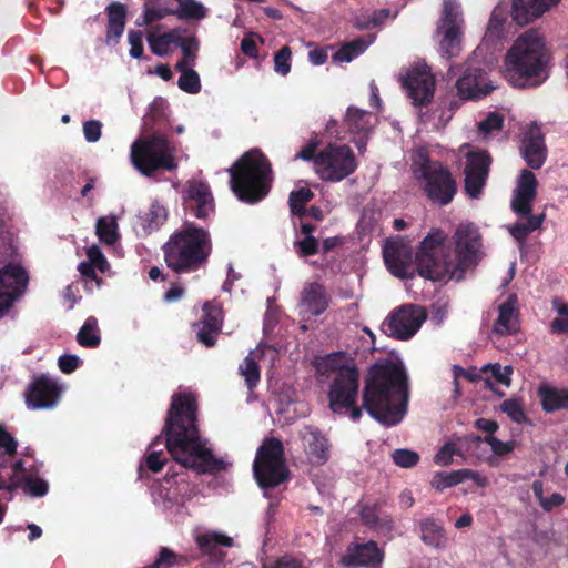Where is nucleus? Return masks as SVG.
<instances>
[{"mask_svg": "<svg viewBox=\"0 0 568 568\" xmlns=\"http://www.w3.org/2000/svg\"><path fill=\"white\" fill-rule=\"evenodd\" d=\"M385 264L389 272L400 278H410L418 273L416 260L412 261L409 246L400 240L387 241L383 248Z\"/></svg>", "mask_w": 568, "mask_h": 568, "instance_id": "dca6fc26", "label": "nucleus"}, {"mask_svg": "<svg viewBox=\"0 0 568 568\" xmlns=\"http://www.w3.org/2000/svg\"><path fill=\"white\" fill-rule=\"evenodd\" d=\"M195 413L196 405L192 395L179 394L172 397L164 427L165 446L182 466L207 473L215 468V460L197 434Z\"/></svg>", "mask_w": 568, "mask_h": 568, "instance_id": "f03ea898", "label": "nucleus"}, {"mask_svg": "<svg viewBox=\"0 0 568 568\" xmlns=\"http://www.w3.org/2000/svg\"><path fill=\"white\" fill-rule=\"evenodd\" d=\"M363 405L367 413L386 426L399 423L408 402L407 376L395 363L375 365L366 379Z\"/></svg>", "mask_w": 568, "mask_h": 568, "instance_id": "7ed1b4c3", "label": "nucleus"}, {"mask_svg": "<svg viewBox=\"0 0 568 568\" xmlns=\"http://www.w3.org/2000/svg\"><path fill=\"white\" fill-rule=\"evenodd\" d=\"M358 371L355 369L344 376L334 377L327 393L328 406L333 413L347 414L355 422L362 416V409L355 407L358 394Z\"/></svg>", "mask_w": 568, "mask_h": 568, "instance_id": "f8f14e48", "label": "nucleus"}, {"mask_svg": "<svg viewBox=\"0 0 568 568\" xmlns=\"http://www.w3.org/2000/svg\"><path fill=\"white\" fill-rule=\"evenodd\" d=\"M372 41L357 39L344 44L333 57L335 62H351L362 54Z\"/></svg>", "mask_w": 568, "mask_h": 568, "instance_id": "49530a36", "label": "nucleus"}, {"mask_svg": "<svg viewBox=\"0 0 568 568\" xmlns=\"http://www.w3.org/2000/svg\"><path fill=\"white\" fill-rule=\"evenodd\" d=\"M301 436L310 462L316 465L325 464L329 458L327 439L313 427H305Z\"/></svg>", "mask_w": 568, "mask_h": 568, "instance_id": "bb28decb", "label": "nucleus"}, {"mask_svg": "<svg viewBox=\"0 0 568 568\" xmlns=\"http://www.w3.org/2000/svg\"><path fill=\"white\" fill-rule=\"evenodd\" d=\"M61 393L62 388L55 381L43 376L29 386L26 403L30 409L52 408L58 404Z\"/></svg>", "mask_w": 568, "mask_h": 568, "instance_id": "aec40b11", "label": "nucleus"}, {"mask_svg": "<svg viewBox=\"0 0 568 568\" xmlns=\"http://www.w3.org/2000/svg\"><path fill=\"white\" fill-rule=\"evenodd\" d=\"M312 365L318 382L324 383L329 377H339L356 368L354 359L344 352H336L326 355H317L313 358Z\"/></svg>", "mask_w": 568, "mask_h": 568, "instance_id": "6ab92c4d", "label": "nucleus"}, {"mask_svg": "<svg viewBox=\"0 0 568 568\" xmlns=\"http://www.w3.org/2000/svg\"><path fill=\"white\" fill-rule=\"evenodd\" d=\"M106 42L116 43L125 27L126 9L122 3L113 2L108 8Z\"/></svg>", "mask_w": 568, "mask_h": 568, "instance_id": "72a5a7b5", "label": "nucleus"}, {"mask_svg": "<svg viewBox=\"0 0 568 568\" xmlns=\"http://www.w3.org/2000/svg\"><path fill=\"white\" fill-rule=\"evenodd\" d=\"M427 318V313L422 306L406 304L394 310L384 321L385 333L396 339L407 341L412 338Z\"/></svg>", "mask_w": 568, "mask_h": 568, "instance_id": "ddd939ff", "label": "nucleus"}, {"mask_svg": "<svg viewBox=\"0 0 568 568\" xmlns=\"http://www.w3.org/2000/svg\"><path fill=\"white\" fill-rule=\"evenodd\" d=\"M180 40V29H173L169 32L159 33L150 30L146 33V41L151 51L158 57H164L172 51Z\"/></svg>", "mask_w": 568, "mask_h": 568, "instance_id": "7c9ffc66", "label": "nucleus"}, {"mask_svg": "<svg viewBox=\"0 0 568 568\" xmlns=\"http://www.w3.org/2000/svg\"><path fill=\"white\" fill-rule=\"evenodd\" d=\"M292 51L283 47L274 55V71L280 75H287L291 71Z\"/></svg>", "mask_w": 568, "mask_h": 568, "instance_id": "4d7b16f0", "label": "nucleus"}, {"mask_svg": "<svg viewBox=\"0 0 568 568\" xmlns=\"http://www.w3.org/2000/svg\"><path fill=\"white\" fill-rule=\"evenodd\" d=\"M84 139L89 143H95L102 134V123L98 120H90L83 123Z\"/></svg>", "mask_w": 568, "mask_h": 568, "instance_id": "0e129e2a", "label": "nucleus"}, {"mask_svg": "<svg viewBox=\"0 0 568 568\" xmlns=\"http://www.w3.org/2000/svg\"><path fill=\"white\" fill-rule=\"evenodd\" d=\"M400 82L413 104L423 105L433 99L435 79L426 64L417 63L409 68L405 75L400 77Z\"/></svg>", "mask_w": 568, "mask_h": 568, "instance_id": "4468645a", "label": "nucleus"}, {"mask_svg": "<svg viewBox=\"0 0 568 568\" xmlns=\"http://www.w3.org/2000/svg\"><path fill=\"white\" fill-rule=\"evenodd\" d=\"M356 166L355 156L347 145H328L314 159L316 174L332 182L344 180L355 171Z\"/></svg>", "mask_w": 568, "mask_h": 568, "instance_id": "9b49d317", "label": "nucleus"}, {"mask_svg": "<svg viewBox=\"0 0 568 568\" xmlns=\"http://www.w3.org/2000/svg\"><path fill=\"white\" fill-rule=\"evenodd\" d=\"M462 483L463 474L460 473V469H458L453 471L436 473L430 481V485L434 489L442 491Z\"/></svg>", "mask_w": 568, "mask_h": 568, "instance_id": "09e8293b", "label": "nucleus"}, {"mask_svg": "<svg viewBox=\"0 0 568 568\" xmlns=\"http://www.w3.org/2000/svg\"><path fill=\"white\" fill-rule=\"evenodd\" d=\"M393 462L402 468H410L419 460V455L410 449H396L392 454Z\"/></svg>", "mask_w": 568, "mask_h": 568, "instance_id": "052dcab7", "label": "nucleus"}, {"mask_svg": "<svg viewBox=\"0 0 568 568\" xmlns=\"http://www.w3.org/2000/svg\"><path fill=\"white\" fill-rule=\"evenodd\" d=\"M313 197L310 189L301 187L290 194V206L293 214L301 215L304 212V205Z\"/></svg>", "mask_w": 568, "mask_h": 568, "instance_id": "603ef678", "label": "nucleus"}, {"mask_svg": "<svg viewBox=\"0 0 568 568\" xmlns=\"http://www.w3.org/2000/svg\"><path fill=\"white\" fill-rule=\"evenodd\" d=\"M304 237L295 242V248L300 256L313 255L318 251V242L312 235L313 227L308 224L302 225Z\"/></svg>", "mask_w": 568, "mask_h": 568, "instance_id": "de8ad7c7", "label": "nucleus"}, {"mask_svg": "<svg viewBox=\"0 0 568 568\" xmlns=\"http://www.w3.org/2000/svg\"><path fill=\"white\" fill-rule=\"evenodd\" d=\"M486 372H490L493 377L498 384L505 385L506 387L510 386V376L513 374V367L501 366L498 363L489 364L485 367Z\"/></svg>", "mask_w": 568, "mask_h": 568, "instance_id": "680f3d73", "label": "nucleus"}, {"mask_svg": "<svg viewBox=\"0 0 568 568\" xmlns=\"http://www.w3.org/2000/svg\"><path fill=\"white\" fill-rule=\"evenodd\" d=\"M277 353L273 347L262 346L251 352L240 366V373L244 377L248 388H253L260 381L258 363L272 364Z\"/></svg>", "mask_w": 568, "mask_h": 568, "instance_id": "a878e982", "label": "nucleus"}, {"mask_svg": "<svg viewBox=\"0 0 568 568\" xmlns=\"http://www.w3.org/2000/svg\"><path fill=\"white\" fill-rule=\"evenodd\" d=\"M203 320L194 324L197 339L205 346H213L222 326V311L219 305L206 303Z\"/></svg>", "mask_w": 568, "mask_h": 568, "instance_id": "b1692460", "label": "nucleus"}, {"mask_svg": "<svg viewBox=\"0 0 568 568\" xmlns=\"http://www.w3.org/2000/svg\"><path fill=\"white\" fill-rule=\"evenodd\" d=\"M166 210L163 205H161L158 202L152 203V205L149 209V212L146 213V227L150 231L158 229L166 221Z\"/></svg>", "mask_w": 568, "mask_h": 568, "instance_id": "6e6d98bb", "label": "nucleus"}, {"mask_svg": "<svg viewBox=\"0 0 568 568\" xmlns=\"http://www.w3.org/2000/svg\"><path fill=\"white\" fill-rule=\"evenodd\" d=\"M178 3L176 10H173V14H176L180 19L186 20H202L207 14V9L203 3L196 0H174Z\"/></svg>", "mask_w": 568, "mask_h": 568, "instance_id": "37998d69", "label": "nucleus"}, {"mask_svg": "<svg viewBox=\"0 0 568 568\" xmlns=\"http://www.w3.org/2000/svg\"><path fill=\"white\" fill-rule=\"evenodd\" d=\"M455 454H457L455 445L447 443L435 455L434 462L439 466H448L452 464Z\"/></svg>", "mask_w": 568, "mask_h": 568, "instance_id": "338daca9", "label": "nucleus"}, {"mask_svg": "<svg viewBox=\"0 0 568 568\" xmlns=\"http://www.w3.org/2000/svg\"><path fill=\"white\" fill-rule=\"evenodd\" d=\"M328 304L329 300L323 285L308 283L301 292L298 311L304 317L318 316L326 311Z\"/></svg>", "mask_w": 568, "mask_h": 568, "instance_id": "4be33fe9", "label": "nucleus"}, {"mask_svg": "<svg viewBox=\"0 0 568 568\" xmlns=\"http://www.w3.org/2000/svg\"><path fill=\"white\" fill-rule=\"evenodd\" d=\"M383 555L373 541L366 544H351L341 557L345 567L374 566L382 561Z\"/></svg>", "mask_w": 568, "mask_h": 568, "instance_id": "5701e85b", "label": "nucleus"}, {"mask_svg": "<svg viewBox=\"0 0 568 568\" xmlns=\"http://www.w3.org/2000/svg\"><path fill=\"white\" fill-rule=\"evenodd\" d=\"M518 311L516 295H509L498 308V317L494 325L497 334H511L518 329Z\"/></svg>", "mask_w": 568, "mask_h": 568, "instance_id": "c756f323", "label": "nucleus"}, {"mask_svg": "<svg viewBox=\"0 0 568 568\" xmlns=\"http://www.w3.org/2000/svg\"><path fill=\"white\" fill-rule=\"evenodd\" d=\"M80 362L78 356L65 354L59 357L58 365L63 373L70 374L79 367Z\"/></svg>", "mask_w": 568, "mask_h": 568, "instance_id": "774afa93", "label": "nucleus"}, {"mask_svg": "<svg viewBox=\"0 0 568 568\" xmlns=\"http://www.w3.org/2000/svg\"><path fill=\"white\" fill-rule=\"evenodd\" d=\"M358 515L362 521L367 526L374 528H388L390 526L389 517L379 514L376 505H359Z\"/></svg>", "mask_w": 568, "mask_h": 568, "instance_id": "a18cd8bd", "label": "nucleus"}, {"mask_svg": "<svg viewBox=\"0 0 568 568\" xmlns=\"http://www.w3.org/2000/svg\"><path fill=\"white\" fill-rule=\"evenodd\" d=\"M8 477L9 489L22 487L26 493L33 497H42L48 493V483L29 474L23 467L22 462H17L10 467Z\"/></svg>", "mask_w": 568, "mask_h": 568, "instance_id": "393cba45", "label": "nucleus"}, {"mask_svg": "<svg viewBox=\"0 0 568 568\" xmlns=\"http://www.w3.org/2000/svg\"><path fill=\"white\" fill-rule=\"evenodd\" d=\"M550 52L544 36L535 29L520 34L505 57V69L514 85L536 87L548 78Z\"/></svg>", "mask_w": 568, "mask_h": 568, "instance_id": "20e7f679", "label": "nucleus"}, {"mask_svg": "<svg viewBox=\"0 0 568 568\" xmlns=\"http://www.w3.org/2000/svg\"><path fill=\"white\" fill-rule=\"evenodd\" d=\"M437 34L440 37L438 47L439 53L448 59L458 57L462 52L463 44V29H437Z\"/></svg>", "mask_w": 568, "mask_h": 568, "instance_id": "473e14b6", "label": "nucleus"}, {"mask_svg": "<svg viewBox=\"0 0 568 568\" xmlns=\"http://www.w3.org/2000/svg\"><path fill=\"white\" fill-rule=\"evenodd\" d=\"M412 170L433 202L446 205L453 200L456 185L450 173L439 162L430 161L425 149L413 152Z\"/></svg>", "mask_w": 568, "mask_h": 568, "instance_id": "0eeeda50", "label": "nucleus"}, {"mask_svg": "<svg viewBox=\"0 0 568 568\" xmlns=\"http://www.w3.org/2000/svg\"><path fill=\"white\" fill-rule=\"evenodd\" d=\"M264 568H310V561L304 557L285 555Z\"/></svg>", "mask_w": 568, "mask_h": 568, "instance_id": "e2e57ef3", "label": "nucleus"}, {"mask_svg": "<svg viewBox=\"0 0 568 568\" xmlns=\"http://www.w3.org/2000/svg\"><path fill=\"white\" fill-rule=\"evenodd\" d=\"M194 539L197 545V547L203 552H211L216 547L223 546V547H232L233 546V539L222 532L213 531V530H197L194 534Z\"/></svg>", "mask_w": 568, "mask_h": 568, "instance_id": "e433bc0d", "label": "nucleus"}, {"mask_svg": "<svg viewBox=\"0 0 568 568\" xmlns=\"http://www.w3.org/2000/svg\"><path fill=\"white\" fill-rule=\"evenodd\" d=\"M187 562V558L185 556L179 555L173 550L163 547L160 550L159 558L153 564L152 568H171L173 566L185 565Z\"/></svg>", "mask_w": 568, "mask_h": 568, "instance_id": "8fccbe9b", "label": "nucleus"}, {"mask_svg": "<svg viewBox=\"0 0 568 568\" xmlns=\"http://www.w3.org/2000/svg\"><path fill=\"white\" fill-rule=\"evenodd\" d=\"M211 251L207 231L187 224L165 244V262L175 272H192L206 262Z\"/></svg>", "mask_w": 568, "mask_h": 568, "instance_id": "39448f33", "label": "nucleus"}, {"mask_svg": "<svg viewBox=\"0 0 568 568\" xmlns=\"http://www.w3.org/2000/svg\"><path fill=\"white\" fill-rule=\"evenodd\" d=\"M376 123V116L357 108H348L345 124L352 133H366Z\"/></svg>", "mask_w": 568, "mask_h": 568, "instance_id": "c9c22d12", "label": "nucleus"}, {"mask_svg": "<svg viewBox=\"0 0 568 568\" xmlns=\"http://www.w3.org/2000/svg\"><path fill=\"white\" fill-rule=\"evenodd\" d=\"M129 44L131 45L130 55L140 59L143 55V34L141 31L131 30L128 33Z\"/></svg>", "mask_w": 568, "mask_h": 568, "instance_id": "69168bd1", "label": "nucleus"}, {"mask_svg": "<svg viewBox=\"0 0 568 568\" xmlns=\"http://www.w3.org/2000/svg\"><path fill=\"white\" fill-rule=\"evenodd\" d=\"M520 153L531 169H539L546 160L544 140L537 130H531L523 140Z\"/></svg>", "mask_w": 568, "mask_h": 568, "instance_id": "c85d7f7f", "label": "nucleus"}, {"mask_svg": "<svg viewBox=\"0 0 568 568\" xmlns=\"http://www.w3.org/2000/svg\"><path fill=\"white\" fill-rule=\"evenodd\" d=\"M87 257L88 261L81 262L78 266V270L84 277L97 281L94 270L105 272L109 267L108 261L97 245H91L88 247Z\"/></svg>", "mask_w": 568, "mask_h": 568, "instance_id": "f704fd0d", "label": "nucleus"}, {"mask_svg": "<svg viewBox=\"0 0 568 568\" xmlns=\"http://www.w3.org/2000/svg\"><path fill=\"white\" fill-rule=\"evenodd\" d=\"M169 14H173V10L166 6L164 0H148L144 3L142 16L136 20V24L146 26Z\"/></svg>", "mask_w": 568, "mask_h": 568, "instance_id": "ea45409f", "label": "nucleus"}, {"mask_svg": "<svg viewBox=\"0 0 568 568\" xmlns=\"http://www.w3.org/2000/svg\"><path fill=\"white\" fill-rule=\"evenodd\" d=\"M189 65L187 61H179L175 65L176 70L181 72L178 81L179 88L190 94H196L201 90V80L196 71Z\"/></svg>", "mask_w": 568, "mask_h": 568, "instance_id": "58836bf2", "label": "nucleus"}, {"mask_svg": "<svg viewBox=\"0 0 568 568\" xmlns=\"http://www.w3.org/2000/svg\"><path fill=\"white\" fill-rule=\"evenodd\" d=\"M504 119L496 112H490L484 120L478 122V131L486 138L494 131H499Z\"/></svg>", "mask_w": 568, "mask_h": 568, "instance_id": "13d9d810", "label": "nucleus"}, {"mask_svg": "<svg viewBox=\"0 0 568 568\" xmlns=\"http://www.w3.org/2000/svg\"><path fill=\"white\" fill-rule=\"evenodd\" d=\"M184 205L197 219H206L214 212V199L209 185L199 180L189 181L182 192Z\"/></svg>", "mask_w": 568, "mask_h": 568, "instance_id": "a211bd4d", "label": "nucleus"}, {"mask_svg": "<svg viewBox=\"0 0 568 568\" xmlns=\"http://www.w3.org/2000/svg\"><path fill=\"white\" fill-rule=\"evenodd\" d=\"M175 150L162 135L139 139L131 145V162L143 175H151L159 169L176 168Z\"/></svg>", "mask_w": 568, "mask_h": 568, "instance_id": "6e6552de", "label": "nucleus"}, {"mask_svg": "<svg viewBox=\"0 0 568 568\" xmlns=\"http://www.w3.org/2000/svg\"><path fill=\"white\" fill-rule=\"evenodd\" d=\"M176 45L180 47L183 52L184 59L182 61H187L189 65H193L200 47L197 39L194 36L183 37L182 30L180 29V40Z\"/></svg>", "mask_w": 568, "mask_h": 568, "instance_id": "3c124183", "label": "nucleus"}, {"mask_svg": "<svg viewBox=\"0 0 568 568\" xmlns=\"http://www.w3.org/2000/svg\"><path fill=\"white\" fill-rule=\"evenodd\" d=\"M559 1L560 0H514L513 19L520 26L527 24L556 6Z\"/></svg>", "mask_w": 568, "mask_h": 568, "instance_id": "cd10ccee", "label": "nucleus"}, {"mask_svg": "<svg viewBox=\"0 0 568 568\" xmlns=\"http://www.w3.org/2000/svg\"><path fill=\"white\" fill-rule=\"evenodd\" d=\"M78 343L83 347H97L100 344V331L98 321L94 317H88L77 335Z\"/></svg>", "mask_w": 568, "mask_h": 568, "instance_id": "c03bdc74", "label": "nucleus"}, {"mask_svg": "<svg viewBox=\"0 0 568 568\" xmlns=\"http://www.w3.org/2000/svg\"><path fill=\"white\" fill-rule=\"evenodd\" d=\"M29 277L19 264H9L0 270V317L11 307L13 301L27 287Z\"/></svg>", "mask_w": 568, "mask_h": 568, "instance_id": "2eb2a0df", "label": "nucleus"}, {"mask_svg": "<svg viewBox=\"0 0 568 568\" xmlns=\"http://www.w3.org/2000/svg\"><path fill=\"white\" fill-rule=\"evenodd\" d=\"M455 255L447 245V234L433 229L416 252L418 274L430 281H460L466 271L483 258V244L473 223H460L454 233Z\"/></svg>", "mask_w": 568, "mask_h": 568, "instance_id": "f257e3e1", "label": "nucleus"}, {"mask_svg": "<svg viewBox=\"0 0 568 568\" xmlns=\"http://www.w3.org/2000/svg\"><path fill=\"white\" fill-rule=\"evenodd\" d=\"M495 85L488 79L485 70L468 62L463 75L456 81L457 93L462 99H480L487 95Z\"/></svg>", "mask_w": 568, "mask_h": 568, "instance_id": "f3484780", "label": "nucleus"}, {"mask_svg": "<svg viewBox=\"0 0 568 568\" xmlns=\"http://www.w3.org/2000/svg\"><path fill=\"white\" fill-rule=\"evenodd\" d=\"M95 234L102 243L108 245L114 244L119 239L115 216L106 215L99 217L95 224Z\"/></svg>", "mask_w": 568, "mask_h": 568, "instance_id": "79ce46f5", "label": "nucleus"}, {"mask_svg": "<svg viewBox=\"0 0 568 568\" xmlns=\"http://www.w3.org/2000/svg\"><path fill=\"white\" fill-rule=\"evenodd\" d=\"M463 29L464 19L460 4L457 0H444L443 11L437 26V29Z\"/></svg>", "mask_w": 568, "mask_h": 568, "instance_id": "4c0bfd02", "label": "nucleus"}, {"mask_svg": "<svg viewBox=\"0 0 568 568\" xmlns=\"http://www.w3.org/2000/svg\"><path fill=\"white\" fill-rule=\"evenodd\" d=\"M255 479L261 487H274L286 478L283 446L277 439L263 443L253 464Z\"/></svg>", "mask_w": 568, "mask_h": 568, "instance_id": "9d476101", "label": "nucleus"}, {"mask_svg": "<svg viewBox=\"0 0 568 568\" xmlns=\"http://www.w3.org/2000/svg\"><path fill=\"white\" fill-rule=\"evenodd\" d=\"M159 444V438L154 439L150 446L149 452L145 457V464L150 470L153 473H158L162 469L166 458L162 457L163 453L162 450H158L156 446Z\"/></svg>", "mask_w": 568, "mask_h": 568, "instance_id": "5fc2aeb1", "label": "nucleus"}, {"mask_svg": "<svg viewBox=\"0 0 568 568\" xmlns=\"http://www.w3.org/2000/svg\"><path fill=\"white\" fill-rule=\"evenodd\" d=\"M537 179L529 170H521L517 184L514 190L511 209L518 215L527 217L526 223H516L509 227L510 234L518 241L523 242L529 233L539 229L544 222V214L530 215L531 204L536 197Z\"/></svg>", "mask_w": 568, "mask_h": 568, "instance_id": "1a4fd4ad", "label": "nucleus"}, {"mask_svg": "<svg viewBox=\"0 0 568 568\" xmlns=\"http://www.w3.org/2000/svg\"><path fill=\"white\" fill-rule=\"evenodd\" d=\"M422 540L436 549L445 548L447 546V537L440 525L434 520L426 519L422 523Z\"/></svg>", "mask_w": 568, "mask_h": 568, "instance_id": "a19ab883", "label": "nucleus"}, {"mask_svg": "<svg viewBox=\"0 0 568 568\" xmlns=\"http://www.w3.org/2000/svg\"><path fill=\"white\" fill-rule=\"evenodd\" d=\"M484 442L490 446L491 452L495 456L504 457L510 454L517 446V442L511 439L503 442L494 435H486Z\"/></svg>", "mask_w": 568, "mask_h": 568, "instance_id": "864d4df0", "label": "nucleus"}, {"mask_svg": "<svg viewBox=\"0 0 568 568\" xmlns=\"http://www.w3.org/2000/svg\"><path fill=\"white\" fill-rule=\"evenodd\" d=\"M500 409L515 423H523L526 419L523 404L518 399L510 398L505 400L500 405Z\"/></svg>", "mask_w": 568, "mask_h": 568, "instance_id": "bf43d9fd", "label": "nucleus"}, {"mask_svg": "<svg viewBox=\"0 0 568 568\" xmlns=\"http://www.w3.org/2000/svg\"><path fill=\"white\" fill-rule=\"evenodd\" d=\"M490 164L489 156L484 152H469L465 168V190L467 194L476 199L479 196Z\"/></svg>", "mask_w": 568, "mask_h": 568, "instance_id": "412c9836", "label": "nucleus"}, {"mask_svg": "<svg viewBox=\"0 0 568 568\" xmlns=\"http://www.w3.org/2000/svg\"><path fill=\"white\" fill-rule=\"evenodd\" d=\"M544 410L552 413L560 409H568V390L542 385L538 389Z\"/></svg>", "mask_w": 568, "mask_h": 568, "instance_id": "2f4dec72", "label": "nucleus"}, {"mask_svg": "<svg viewBox=\"0 0 568 568\" xmlns=\"http://www.w3.org/2000/svg\"><path fill=\"white\" fill-rule=\"evenodd\" d=\"M229 172L232 190L241 201L255 203L267 194L272 171L261 151L254 149L246 152Z\"/></svg>", "mask_w": 568, "mask_h": 568, "instance_id": "423d86ee", "label": "nucleus"}]
</instances>
